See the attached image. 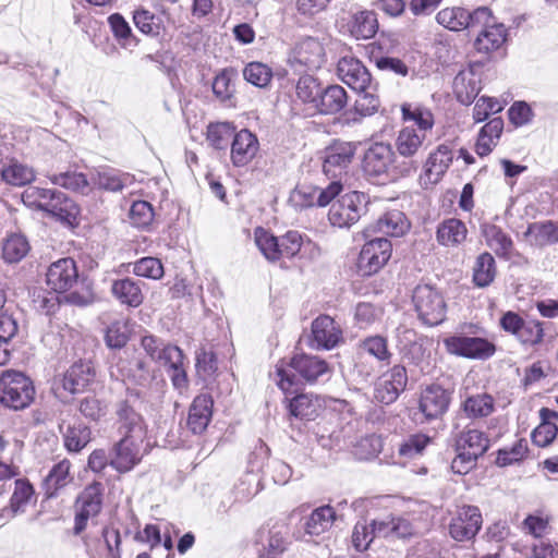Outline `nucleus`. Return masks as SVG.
<instances>
[{"mask_svg":"<svg viewBox=\"0 0 558 558\" xmlns=\"http://www.w3.org/2000/svg\"><path fill=\"white\" fill-rule=\"evenodd\" d=\"M342 191L339 181H331L326 187L299 185L291 194V202L299 207L327 206Z\"/></svg>","mask_w":558,"mask_h":558,"instance_id":"13","label":"nucleus"},{"mask_svg":"<svg viewBox=\"0 0 558 558\" xmlns=\"http://www.w3.org/2000/svg\"><path fill=\"white\" fill-rule=\"evenodd\" d=\"M114 454L111 458V465L119 472L130 471L136 465L145 452L144 441H136L133 438L122 437L113 448Z\"/></svg>","mask_w":558,"mask_h":558,"instance_id":"25","label":"nucleus"},{"mask_svg":"<svg viewBox=\"0 0 558 558\" xmlns=\"http://www.w3.org/2000/svg\"><path fill=\"white\" fill-rule=\"evenodd\" d=\"M233 130L228 123L209 124L207 129V141L216 149L227 147Z\"/></svg>","mask_w":558,"mask_h":558,"instance_id":"61","label":"nucleus"},{"mask_svg":"<svg viewBox=\"0 0 558 558\" xmlns=\"http://www.w3.org/2000/svg\"><path fill=\"white\" fill-rule=\"evenodd\" d=\"M383 448L381 438L375 434L362 437L355 445L353 452L360 460H368L376 457Z\"/></svg>","mask_w":558,"mask_h":558,"instance_id":"59","label":"nucleus"},{"mask_svg":"<svg viewBox=\"0 0 558 558\" xmlns=\"http://www.w3.org/2000/svg\"><path fill=\"white\" fill-rule=\"evenodd\" d=\"M413 303L418 318L428 326H436L446 317V302L435 288L417 286L413 292Z\"/></svg>","mask_w":558,"mask_h":558,"instance_id":"5","label":"nucleus"},{"mask_svg":"<svg viewBox=\"0 0 558 558\" xmlns=\"http://www.w3.org/2000/svg\"><path fill=\"white\" fill-rule=\"evenodd\" d=\"M320 85L316 78L311 75L301 76L295 85L296 97L304 104L315 107L320 93Z\"/></svg>","mask_w":558,"mask_h":558,"instance_id":"54","label":"nucleus"},{"mask_svg":"<svg viewBox=\"0 0 558 558\" xmlns=\"http://www.w3.org/2000/svg\"><path fill=\"white\" fill-rule=\"evenodd\" d=\"M29 251V244L22 234L9 235L2 245V256L7 263H17L23 259Z\"/></svg>","mask_w":558,"mask_h":558,"instance_id":"50","label":"nucleus"},{"mask_svg":"<svg viewBox=\"0 0 558 558\" xmlns=\"http://www.w3.org/2000/svg\"><path fill=\"white\" fill-rule=\"evenodd\" d=\"M133 272L140 277L157 280L163 276V266L158 258L143 257L134 264Z\"/></svg>","mask_w":558,"mask_h":558,"instance_id":"60","label":"nucleus"},{"mask_svg":"<svg viewBox=\"0 0 558 558\" xmlns=\"http://www.w3.org/2000/svg\"><path fill=\"white\" fill-rule=\"evenodd\" d=\"M342 340L340 326L328 315H320L312 323L310 347L315 350H330Z\"/></svg>","mask_w":558,"mask_h":558,"instance_id":"17","label":"nucleus"},{"mask_svg":"<svg viewBox=\"0 0 558 558\" xmlns=\"http://www.w3.org/2000/svg\"><path fill=\"white\" fill-rule=\"evenodd\" d=\"M337 74L339 78L353 90L364 92L371 87V73L356 58H341L337 65Z\"/></svg>","mask_w":558,"mask_h":558,"instance_id":"22","label":"nucleus"},{"mask_svg":"<svg viewBox=\"0 0 558 558\" xmlns=\"http://www.w3.org/2000/svg\"><path fill=\"white\" fill-rule=\"evenodd\" d=\"M504 130L501 118H493L480 131L475 144V151L478 156L489 155L497 145Z\"/></svg>","mask_w":558,"mask_h":558,"instance_id":"38","label":"nucleus"},{"mask_svg":"<svg viewBox=\"0 0 558 558\" xmlns=\"http://www.w3.org/2000/svg\"><path fill=\"white\" fill-rule=\"evenodd\" d=\"M482 523V513L477 507L462 506L450 522L449 533L458 542L471 541L478 533Z\"/></svg>","mask_w":558,"mask_h":558,"instance_id":"15","label":"nucleus"},{"mask_svg":"<svg viewBox=\"0 0 558 558\" xmlns=\"http://www.w3.org/2000/svg\"><path fill=\"white\" fill-rule=\"evenodd\" d=\"M348 32L357 40L373 38L378 31V22L373 11H360L351 15Z\"/></svg>","mask_w":558,"mask_h":558,"instance_id":"33","label":"nucleus"},{"mask_svg":"<svg viewBox=\"0 0 558 558\" xmlns=\"http://www.w3.org/2000/svg\"><path fill=\"white\" fill-rule=\"evenodd\" d=\"M93 180L99 189L113 193L122 192L124 189L132 186L135 181L131 173L116 169L98 171Z\"/></svg>","mask_w":558,"mask_h":558,"instance_id":"37","label":"nucleus"},{"mask_svg":"<svg viewBox=\"0 0 558 558\" xmlns=\"http://www.w3.org/2000/svg\"><path fill=\"white\" fill-rule=\"evenodd\" d=\"M35 501V490L33 485L25 478H19L14 482V489L10 498L9 509L3 513L14 517L17 513L25 512L26 508Z\"/></svg>","mask_w":558,"mask_h":558,"instance_id":"35","label":"nucleus"},{"mask_svg":"<svg viewBox=\"0 0 558 558\" xmlns=\"http://www.w3.org/2000/svg\"><path fill=\"white\" fill-rule=\"evenodd\" d=\"M348 102L345 89L340 85H329L320 89L314 109L322 114H335Z\"/></svg>","mask_w":558,"mask_h":558,"instance_id":"31","label":"nucleus"},{"mask_svg":"<svg viewBox=\"0 0 558 558\" xmlns=\"http://www.w3.org/2000/svg\"><path fill=\"white\" fill-rule=\"evenodd\" d=\"M45 211L61 221L72 223L78 215V207L73 199L68 197L63 192L53 189L49 199V207H46Z\"/></svg>","mask_w":558,"mask_h":558,"instance_id":"39","label":"nucleus"},{"mask_svg":"<svg viewBox=\"0 0 558 558\" xmlns=\"http://www.w3.org/2000/svg\"><path fill=\"white\" fill-rule=\"evenodd\" d=\"M462 407L468 417H484L494 411V399L487 393H478L466 398Z\"/></svg>","mask_w":558,"mask_h":558,"instance_id":"49","label":"nucleus"},{"mask_svg":"<svg viewBox=\"0 0 558 558\" xmlns=\"http://www.w3.org/2000/svg\"><path fill=\"white\" fill-rule=\"evenodd\" d=\"M487 19H489V9L486 7H481L472 13L460 7L445 8L436 15L438 24L452 32L475 28V25Z\"/></svg>","mask_w":558,"mask_h":558,"instance_id":"9","label":"nucleus"},{"mask_svg":"<svg viewBox=\"0 0 558 558\" xmlns=\"http://www.w3.org/2000/svg\"><path fill=\"white\" fill-rule=\"evenodd\" d=\"M418 165L414 160L403 161L400 167L396 165V155L390 144L374 143L365 151L363 170L369 178L387 177L391 172L407 175L416 171Z\"/></svg>","mask_w":558,"mask_h":558,"instance_id":"2","label":"nucleus"},{"mask_svg":"<svg viewBox=\"0 0 558 558\" xmlns=\"http://www.w3.org/2000/svg\"><path fill=\"white\" fill-rule=\"evenodd\" d=\"M482 233L487 246H489L499 257L509 258L513 247L512 240L497 226L484 225Z\"/></svg>","mask_w":558,"mask_h":558,"instance_id":"43","label":"nucleus"},{"mask_svg":"<svg viewBox=\"0 0 558 558\" xmlns=\"http://www.w3.org/2000/svg\"><path fill=\"white\" fill-rule=\"evenodd\" d=\"M402 116L405 121H413L417 125L416 132H422L425 137L434 125L433 113L427 109L412 110L410 106H402Z\"/></svg>","mask_w":558,"mask_h":558,"instance_id":"57","label":"nucleus"},{"mask_svg":"<svg viewBox=\"0 0 558 558\" xmlns=\"http://www.w3.org/2000/svg\"><path fill=\"white\" fill-rule=\"evenodd\" d=\"M111 293L121 304L130 307H138L144 301L140 282L131 278L114 280Z\"/></svg>","mask_w":558,"mask_h":558,"instance_id":"34","label":"nucleus"},{"mask_svg":"<svg viewBox=\"0 0 558 558\" xmlns=\"http://www.w3.org/2000/svg\"><path fill=\"white\" fill-rule=\"evenodd\" d=\"M365 353L374 356L379 362L389 363L391 359L386 338L371 336L360 341L354 363V373L357 374L362 381H366L374 373V368L363 362V354Z\"/></svg>","mask_w":558,"mask_h":558,"instance_id":"10","label":"nucleus"},{"mask_svg":"<svg viewBox=\"0 0 558 558\" xmlns=\"http://www.w3.org/2000/svg\"><path fill=\"white\" fill-rule=\"evenodd\" d=\"M49 180L52 184L62 186L74 192L87 194L90 190L89 182L85 174L81 172H62L58 174L49 175Z\"/></svg>","mask_w":558,"mask_h":558,"instance_id":"51","label":"nucleus"},{"mask_svg":"<svg viewBox=\"0 0 558 558\" xmlns=\"http://www.w3.org/2000/svg\"><path fill=\"white\" fill-rule=\"evenodd\" d=\"M452 159L453 154L450 147L446 144L439 145L426 160L424 180L427 183L436 184L451 165Z\"/></svg>","mask_w":558,"mask_h":558,"instance_id":"29","label":"nucleus"},{"mask_svg":"<svg viewBox=\"0 0 558 558\" xmlns=\"http://www.w3.org/2000/svg\"><path fill=\"white\" fill-rule=\"evenodd\" d=\"M449 403V392L438 385H432L422 391L418 409L425 418L430 421L442 416Z\"/></svg>","mask_w":558,"mask_h":558,"instance_id":"24","label":"nucleus"},{"mask_svg":"<svg viewBox=\"0 0 558 558\" xmlns=\"http://www.w3.org/2000/svg\"><path fill=\"white\" fill-rule=\"evenodd\" d=\"M378 230L387 235L400 236L409 229V222L400 210H390L377 221Z\"/></svg>","mask_w":558,"mask_h":558,"instance_id":"48","label":"nucleus"},{"mask_svg":"<svg viewBox=\"0 0 558 558\" xmlns=\"http://www.w3.org/2000/svg\"><path fill=\"white\" fill-rule=\"evenodd\" d=\"M234 71L225 69L218 73L213 82V92L220 101H227L232 98L234 94Z\"/></svg>","mask_w":558,"mask_h":558,"instance_id":"55","label":"nucleus"},{"mask_svg":"<svg viewBox=\"0 0 558 558\" xmlns=\"http://www.w3.org/2000/svg\"><path fill=\"white\" fill-rule=\"evenodd\" d=\"M500 327L511 333L525 347H536L544 339V323L536 319H523L514 312H507L500 318Z\"/></svg>","mask_w":558,"mask_h":558,"instance_id":"7","label":"nucleus"},{"mask_svg":"<svg viewBox=\"0 0 558 558\" xmlns=\"http://www.w3.org/2000/svg\"><path fill=\"white\" fill-rule=\"evenodd\" d=\"M52 191L53 189L29 186L23 192L22 199L24 204L31 207L45 210L46 207H49V199L51 197Z\"/></svg>","mask_w":558,"mask_h":558,"instance_id":"62","label":"nucleus"},{"mask_svg":"<svg viewBox=\"0 0 558 558\" xmlns=\"http://www.w3.org/2000/svg\"><path fill=\"white\" fill-rule=\"evenodd\" d=\"M211 418V400L207 396L194 399L187 417V426L194 434L203 433Z\"/></svg>","mask_w":558,"mask_h":558,"instance_id":"36","label":"nucleus"},{"mask_svg":"<svg viewBox=\"0 0 558 558\" xmlns=\"http://www.w3.org/2000/svg\"><path fill=\"white\" fill-rule=\"evenodd\" d=\"M70 470L71 462L66 459L61 460L51 468L43 483L45 495L48 498L56 497L62 488L73 481Z\"/></svg>","mask_w":558,"mask_h":558,"instance_id":"32","label":"nucleus"},{"mask_svg":"<svg viewBox=\"0 0 558 558\" xmlns=\"http://www.w3.org/2000/svg\"><path fill=\"white\" fill-rule=\"evenodd\" d=\"M118 432L124 438H133L144 441L147 435V426L143 416L137 413L128 401H121L117 405Z\"/></svg>","mask_w":558,"mask_h":558,"instance_id":"20","label":"nucleus"},{"mask_svg":"<svg viewBox=\"0 0 558 558\" xmlns=\"http://www.w3.org/2000/svg\"><path fill=\"white\" fill-rule=\"evenodd\" d=\"M336 520V511L330 506H322L313 510L304 524L307 535L319 536L328 531Z\"/></svg>","mask_w":558,"mask_h":558,"instance_id":"42","label":"nucleus"},{"mask_svg":"<svg viewBox=\"0 0 558 558\" xmlns=\"http://www.w3.org/2000/svg\"><path fill=\"white\" fill-rule=\"evenodd\" d=\"M36 395L33 380L25 373L7 369L0 375V404L19 411L28 408Z\"/></svg>","mask_w":558,"mask_h":558,"instance_id":"3","label":"nucleus"},{"mask_svg":"<svg viewBox=\"0 0 558 558\" xmlns=\"http://www.w3.org/2000/svg\"><path fill=\"white\" fill-rule=\"evenodd\" d=\"M244 78L257 87H266L272 77L271 69L262 62H251L243 70Z\"/></svg>","mask_w":558,"mask_h":558,"instance_id":"56","label":"nucleus"},{"mask_svg":"<svg viewBox=\"0 0 558 558\" xmlns=\"http://www.w3.org/2000/svg\"><path fill=\"white\" fill-rule=\"evenodd\" d=\"M63 425H60V429L63 434L64 446L69 451L78 452L81 451L90 440V429L81 422H73L68 424L65 429Z\"/></svg>","mask_w":558,"mask_h":558,"instance_id":"45","label":"nucleus"},{"mask_svg":"<svg viewBox=\"0 0 558 558\" xmlns=\"http://www.w3.org/2000/svg\"><path fill=\"white\" fill-rule=\"evenodd\" d=\"M482 73L478 66L471 65L461 70L453 80V94L462 105H470L478 95L482 86Z\"/></svg>","mask_w":558,"mask_h":558,"instance_id":"23","label":"nucleus"},{"mask_svg":"<svg viewBox=\"0 0 558 558\" xmlns=\"http://www.w3.org/2000/svg\"><path fill=\"white\" fill-rule=\"evenodd\" d=\"M0 175L3 182L14 186H23L35 180L33 168L16 160L4 165L0 170Z\"/></svg>","mask_w":558,"mask_h":558,"instance_id":"46","label":"nucleus"},{"mask_svg":"<svg viewBox=\"0 0 558 558\" xmlns=\"http://www.w3.org/2000/svg\"><path fill=\"white\" fill-rule=\"evenodd\" d=\"M496 276V263L489 253L477 256L473 266V282L478 288L488 287Z\"/></svg>","mask_w":558,"mask_h":558,"instance_id":"47","label":"nucleus"},{"mask_svg":"<svg viewBox=\"0 0 558 558\" xmlns=\"http://www.w3.org/2000/svg\"><path fill=\"white\" fill-rule=\"evenodd\" d=\"M524 239L533 246L544 247L558 243V221L545 220L530 223Z\"/></svg>","mask_w":558,"mask_h":558,"instance_id":"30","label":"nucleus"},{"mask_svg":"<svg viewBox=\"0 0 558 558\" xmlns=\"http://www.w3.org/2000/svg\"><path fill=\"white\" fill-rule=\"evenodd\" d=\"M130 218L134 226L145 228L149 226L154 219V209L148 202H134L130 209Z\"/></svg>","mask_w":558,"mask_h":558,"instance_id":"64","label":"nucleus"},{"mask_svg":"<svg viewBox=\"0 0 558 558\" xmlns=\"http://www.w3.org/2000/svg\"><path fill=\"white\" fill-rule=\"evenodd\" d=\"M292 371L296 372L304 380L314 383L323 375L330 372L325 360L316 355L296 354L288 366H276L277 384L286 393H294L299 390V379Z\"/></svg>","mask_w":558,"mask_h":558,"instance_id":"1","label":"nucleus"},{"mask_svg":"<svg viewBox=\"0 0 558 558\" xmlns=\"http://www.w3.org/2000/svg\"><path fill=\"white\" fill-rule=\"evenodd\" d=\"M356 146L350 142H335L325 153L323 170L326 175L339 181L347 174L355 155Z\"/></svg>","mask_w":558,"mask_h":558,"instance_id":"12","label":"nucleus"},{"mask_svg":"<svg viewBox=\"0 0 558 558\" xmlns=\"http://www.w3.org/2000/svg\"><path fill=\"white\" fill-rule=\"evenodd\" d=\"M95 377V372L88 363L73 364L60 380V387L70 393L83 391Z\"/></svg>","mask_w":558,"mask_h":558,"instance_id":"28","label":"nucleus"},{"mask_svg":"<svg viewBox=\"0 0 558 558\" xmlns=\"http://www.w3.org/2000/svg\"><path fill=\"white\" fill-rule=\"evenodd\" d=\"M475 27L480 32L475 38L474 47L478 52L489 53L502 47L507 39V29L501 23H497L489 10V19L481 22Z\"/></svg>","mask_w":558,"mask_h":558,"instance_id":"21","label":"nucleus"},{"mask_svg":"<svg viewBox=\"0 0 558 558\" xmlns=\"http://www.w3.org/2000/svg\"><path fill=\"white\" fill-rule=\"evenodd\" d=\"M101 485H88L77 497L74 534H81L89 519L95 518L101 510Z\"/></svg>","mask_w":558,"mask_h":558,"instance_id":"16","label":"nucleus"},{"mask_svg":"<svg viewBox=\"0 0 558 558\" xmlns=\"http://www.w3.org/2000/svg\"><path fill=\"white\" fill-rule=\"evenodd\" d=\"M444 344L450 354L474 360H486L496 351L493 342L480 337L451 336Z\"/></svg>","mask_w":558,"mask_h":558,"instance_id":"8","label":"nucleus"},{"mask_svg":"<svg viewBox=\"0 0 558 558\" xmlns=\"http://www.w3.org/2000/svg\"><path fill=\"white\" fill-rule=\"evenodd\" d=\"M133 21L143 34L158 36L160 33L161 27L158 19L147 10L135 11Z\"/></svg>","mask_w":558,"mask_h":558,"instance_id":"63","label":"nucleus"},{"mask_svg":"<svg viewBox=\"0 0 558 558\" xmlns=\"http://www.w3.org/2000/svg\"><path fill=\"white\" fill-rule=\"evenodd\" d=\"M466 233V227L461 220L450 218L439 225L436 238L441 245L454 246L465 240Z\"/></svg>","mask_w":558,"mask_h":558,"instance_id":"44","label":"nucleus"},{"mask_svg":"<svg viewBox=\"0 0 558 558\" xmlns=\"http://www.w3.org/2000/svg\"><path fill=\"white\" fill-rule=\"evenodd\" d=\"M78 279L76 263L73 258L65 257L53 262L47 269L46 283L54 292L70 290Z\"/></svg>","mask_w":558,"mask_h":558,"instance_id":"18","label":"nucleus"},{"mask_svg":"<svg viewBox=\"0 0 558 558\" xmlns=\"http://www.w3.org/2000/svg\"><path fill=\"white\" fill-rule=\"evenodd\" d=\"M430 441L432 439L425 434L410 435L402 444L399 445L398 453L403 458L413 459L422 454Z\"/></svg>","mask_w":558,"mask_h":558,"instance_id":"58","label":"nucleus"},{"mask_svg":"<svg viewBox=\"0 0 558 558\" xmlns=\"http://www.w3.org/2000/svg\"><path fill=\"white\" fill-rule=\"evenodd\" d=\"M292 60L308 70L319 69L325 62L324 47L317 39H303L295 46Z\"/></svg>","mask_w":558,"mask_h":558,"instance_id":"27","label":"nucleus"},{"mask_svg":"<svg viewBox=\"0 0 558 558\" xmlns=\"http://www.w3.org/2000/svg\"><path fill=\"white\" fill-rule=\"evenodd\" d=\"M290 527L286 520H276L262 526L257 534V542L269 555L282 554L290 541Z\"/></svg>","mask_w":558,"mask_h":558,"instance_id":"19","label":"nucleus"},{"mask_svg":"<svg viewBox=\"0 0 558 558\" xmlns=\"http://www.w3.org/2000/svg\"><path fill=\"white\" fill-rule=\"evenodd\" d=\"M488 448L489 439L483 432L478 429L461 432L456 439L457 456L451 462L452 471L458 474H468Z\"/></svg>","mask_w":558,"mask_h":558,"instance_id":"4","label":"nucleus"},{"mask_svg":"<svg viewBox=\"0 0 558 558\" xmlns=\"http://www.w3.org/2000/svg\"><path fill=\"white\" fill-rule=\"evenodd\" d=\"M425 140L423 133L416 132L415 128L404 126L396 138L397 151L404 158H412L423 148Z\"/></svg>","mask_w":558,"mask_h":558,"instance_id":"41","label":"nucleus"},{"mask_svg":"<svg viewBox=\"0 0 558 558\" xmlns=\"http://www.w3.org/2000/svg\"><path fill=\"white\" fill-rule=\"evenodd\" d=\"M254 239L258 250L267 260L277 262L280 259L279 238L263 228H257L254 232Z\"/></svg>","mask_w":558,"mask_h":558,"instance_id":"52","label":"nucleus"},{"mask_svg":"<svg viewBox=\"0 0 558 558\" xmlns=\"http://www.w3.org/2000/svg\"><path fill=\"white\" fill-rule=\"evenodd\" d=\"M258 140L248 130L238 132L231 144V160L235 167L246 166L258 151Z\"/></svg>","mask_w":558,"mask_h":558,"instance_id":"26","label":"nucleus"},{"mask_svg":"<svg viewBox=\"0 0 558 558\" xmlns=\"http://www.w3.org/2000/svg\"><path fill=\"white\" fill-rule=\"evenodd\" d=\"M319 404L308 395H296L290 401V413L302 420H314L317 415Z\"/></svg>","mask_w":558,"mask_h":558,"instance_id":"53","label":"nucleus"},{"mask_svg":"<svg viewBox=\"0 0 558 558\" xmlns=\"http://www.w3.org/2000/svg\"><path fill=\"white\" fill-rule=\"evenodd\" d=\"M407 384L408 374L405 367L396 365L377 379L374 398L380 403L391 404L404 391Z\"/></svg>","mask_w":558,"mask_h":558,"instance_id":"14","label":"nucleus"},{"mask_svg":"<svg viewBox=\"0 0 558 558\" xmlns=\"http://www.w3.org/2000/svg\"><path fill=\"white\" fill-rule=\"evenodd\" d=\"M391 243L385 238L366 242L357 258V268L363 276L377 272L390 258Z\"/></svg>","mask_w":558,"mask_h":558,"instance_id":"11","label":"nucleus"},{"mask_svg":"<svg viewBox=\"0 0 558 558\" xmlns=\"http://www.w3.org/2000/svg\"><path fill=\"white\" fill-rule=\"evenodd\" d=\"M541 424L532 433V441L538 447L548 446L557 436L558 427L553 422L558 418L556 411L547 408L539 410Z\"/></svg>","mask_w":558,"mask_h":558,"instance_id":"40","label":"nucleus"},{"mask_svg":"<svg viewBox=\"0 0 558 558\" xmlns=\"http://www.w3.org/2000/svg\"><path fill=\"white\" fill-rule=\"evenodd\" d=\"M367 202V196L362 192L353 191L342 195L329 209L330 223L338 228H350L360 220Z\"/></svg>","mask_w":558,"mask_h":558,"instance_id":"6","label":"nucleus"}]
</instances>
